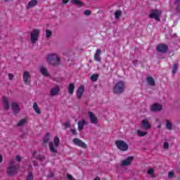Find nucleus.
<instances>
[{
  "mask_svg": "<svg viewBox=\"0 0 180 180\" xmlns=\"http://www.w3.org/2000/svg\"><path fill=\"white\" fill-rule=\"evenodd\" d=\"M49 150L52 153H57V150H56V148H54V146L53 144V142L49 143Z\"/></svg>",
  "mask_w": 180,
  "mask_h": 180,
  "instance_id": "nucleus-25",
  "label": "nucleus"
},
{
  "mask_svg": "<svg viewBox=\"0 0 180 180\" xmlns=\"http://www.w3.org/2000/svg\"><path fill=\"white\" fill-rule=\"evenodd\" d=\"M33 109L36 112V113H37V115H40V113H41V111L39 109V105H37V103H34Z\"/></svg>",
  "mask_w": 180,
  "mask_h": 180,
  "instance_id": "nucleus-23",
  "label": "nucleus"
},
{
  "mask_svg": "<svg viewBox=\"0 0 180 180\" xmlns=\"http://www.w3.org/2000/svg\"><path fill=\"white\" fill-rule=\"evenodd\" d=\"M85 89V87L82 85L80 86L77 91V98L78 99H81V98L82 97V95H84V91Z\"/></svg>",
  "mask_w": 180,
  "mask_h": 180,
  "instance_id": "nucleus-12",
  "label": "nucleus"
},
{
  "mask_svg": "<svg viewBox=\"0 0 180 180\" xmlns=\"http://www.w3.org/2000/svg\"><path fill=\"white\" fill-rule=\"evenodd\" d=\"M94 180H101L99 177H96Z\"/></svg>",
  "mask_w": 180,
  "mask_h": 180,
  "instance_id": "nucleus-49",
  "label": "nucleus"
},
{
  "mask_svg": "<svg viewBox=\"0 0 180 180\" xmlns=\"http://www.w3.org/2000/svg\"><path fill=\"white\" fill-rule=\"evenodd\" d=\"M50 139V134H46L45 135L44 139V143H49V140Z\"/></svg>",
  "mask_w": 180,
  "mask_h": 180,
  "instance_id": "nucleus-35",
  "label": "nucleus"
},
{
  "mask_svg": "<svg viewBox=\"0 0 180 180\" xmlns=\"http://www.w3.org/2000/svg\"><path fill=\"white\" fill-rule=\"evenodd\" d=\"M168 178H174V172H169Z\"/></svg>",
  "mask_w": 180,
  "mask_h": 180,
  "instance_id": "nucleus-39",
  "label": "nucleus"
},
{
  "mask_svg": "<svg viewBox=\"0 0 180 180\" xmlns=\"http://www.w3.org/2000/svg\"><path fill=\"white\" fill-rule=\"evenodd\" d=\"M98 75H93L91 77V81H94V82L98 81Z\"/></svg>",
  "mask_w": 180,
  "mask_h": 180,
  "instance_id": "nucleus-36",
  "label": "nucleus"
},
{
  "mask_svg": "<svg viewBox=\"0 0 180 180\" xmlns=\"http://www.w3.org/2000/svg\"><path fill=\"white\" fill-rule=\"evenodd\" d=\"M53 143H54L55 147H58V144H60V139H58V137H55L53 140Z\"/></svg>",
  "mask_w": 180,
  "mask_h": 180,
  "instance_id": "nucleus-29",
  "label": "nucleus"
},
{
  "mask_svg": "<svg viewBox=\"0 0 180 180\" xmlns=\"http://www.w3.org/2000/svg\"><path fill=\"white\" fill-rule=\"evenodd\" d=\"M146 81L149 85L151 86H155V82L154 81V79L151 77H148L146 78Z\"/></svg>",
  "mask_w": 180,
  "mask_h": 180,
  "instance_id": "nucleus-19",
  "label": "nucleus"
},
{
  "mask_svg": "<svg viewBox=\"0 0 180 180\" xmlns=\"http://www.w3.org/2000/svg\"><path fill=\"white\" fill-rule=\"evenodd\" d=\"M174 5H176V11L180 12V0H176L174 1Z\"/></svg>",
  "mask_w": 180,
  "mask_h": 180,
  "instance_id": "nucleus-27",
  "label": "nucleus"
},
{
  "mask_svg": "<svg viewBox=\"0 0 180 180\" xmlns=\"http://www.w3.org/2000/svg\"><path fill=\"white\" fill-rule=\"evenodd\" d=\"M89 116L90 117V122L91 123H93L94 124H98V118L96 115H94V112H89Z\"/></svg>",
  "mask_w": 180,
  "mask_h": 180,
  "instance_id": "nucleus-11",
  "label": "nucleus"
},
{
  "mask_svg": "<svg viewBox=\"0 0 180 180\" xmlns=\"http://www.w3.org/2000/svg\"><path fill=\"white\" fill-rule=\"evenodd\" d=\"M176 71H178V64H174L173 65V70H172V74H176Z\"/></svg>",
  "mask_w": 180,
  "mask_h": 180,
  "instance_id": "nucleus-33",
  "label": "nucleus"
},
{
  "mask_svg": "<svg viewBox=\"0 0 180 180\" xmlns=\"http://www.w3.org/2000/svg\"><path fill=\"white\" fill-rule=\"evenodd\" d=\"M126 88V84L124 81L120 80L118 81L114 86L113 92L114 94H117V95H120L124 91Z\"/></svg>",
  "mask_w": 180,
  "mask_h": 180,
  "instance_id": "nucleus-2",
  "label": "nucleus"
},
{
  "mask_svg": "<svg viewBox=\"0 0 180 180\" xmlns=\"http://www.w3.org/2000/svg\"><path fill=\"white\" fill-rule=\"evenodd\" d=\"M46 60L49 64H51V65H60V58L56 53L49 54L46 57Z\"/></svg>",
  "mask_w": 180,
  "mask_h": 180,
  "instance_id": "nucleus-1",
  "label": "nucleus"
},
{
  "mask_svg": "<svg viewBox=\"0 0 180 180\" xmlns=\"http://www.w3.org/2000/svg\"><path fill=\"white\" fill-rule=\"evenodd\" d=\"M142 127H143L145 130H148V129H151V124H149L148 120L145 119L142 121Z\"/></svg>",
  "mask_w": 180,
  "mask_h": 180,
  "instance_id": "nucleus-15",
  "label": "nucleus"
},
{
  "mask_svg": "<svg viewBox=\"0 0 180 180\" xmlns=\"http://www.w3.org/2000/svg\"><path fill=\"white\" fill-rule=\"evenodd\" d=\"M137 134H138V136H139V137H144V136H146V134H147V132H144V131L138 130Z\"/></svg>",
  "mask_w": 180,
  "mask_h": 180,
  "instance_id": "nucleus-30",
  "label": "nucleus"
},
{
  "mask_svg": "<svg viewBox=\"0 0 180 180\" xmlns=\"http://www.w3.org/2000/svg\"><path fill=\"white\" fill-rule=\"evenodd\" d=\"M27 180H33V174L32 172L28 173Z\"/></svg>",
  "mask_w": 180,
  "mask_h": 180,
  "instance_id": "nucleus-37",
  "label": "nucleus"
},
{
  "mask_svg": "<svg viewBox=\"0 0 180 180\" xmlns=\"http://www.w3.org/2000/svg\"><path fill=\"white\" fill-rule=\"evenodd\" d=\"M8 78H9L10 80L13 79V74L8 73Z\"/></svg>",
  "mask_w": 180,
  "mask_h": 180,
  "instance_id": "nucleus-43",
  "label": "nucleus"
},
{
  "mask_svg": "<svg viewBox=\"0 0 180 180\" xmlns=\"http://www.w3.org/2000/svg\"><path fill=\"white\" fill-rule=\"evenodd\" d=\"M99 56H101V49H97L94 55V60L96 61H101V57Z\"/></svg>",
  "mask_w": 180,
  "mask_h": 180,
  "instance_id": "nucleus-20",
  "label": "nucleus"
},
{
  "mask_svg": "<svg viewBox=\"0 0 180 180\" xmlns=\"http://www.w3.org/2000/svg\"><path fill=\"white\" fill-rule=\"evenodd\" d=\"M71 131L72 134H77V131L75 130V129H72Z\"/></svg>",
  "mask_w": 180,
  "mask_h": 180,
  "instance_id": "nucleus-46",
  "label": "nucleus"
},
{
  "mask_svg": "<svg viewBox=\"0 0 180 180\" xmlns=\"http://www.w3.org/2000/svg\"><path fill=\"white\" fill-rule=\"evenodd\" d=\"M150 109L153 112H158L162 109V105L155 103L151 106Z\"/></svg>",
  "mask_w": 180,
  "mask_h": 180,
  "instance_id": "nucleus-14",
  "label": "nucleus"
},
{
  "mask_svg": "<svg viewBox=\"0 0 180 180\" xmlns=\"http://www.w3.org/2000/svg\"><path fill=\"white\" fill-rule=\"evenodd\" d=\"M169 147V144L167 143V142H165L164 143V148H165L166 150L168 149Z\"/></svg>",
  "mask_w": 180,
  "mask_h": 180,
  "instance_id": "nucleus-40",
  "label": "nucleus"
},
{
  "mask_svg": "<svg viewBox=\"0 0 180 180\" xmlns=\"http://www.w3.org/2000/svg\"><path fill=\"white\" fill-rule=\"evenodd\" d=\"M3 103H4V108L6 110H8L9 108V101H8V98L6 97L3 98Z\"/></svg>",
  "mask_w": 180,
  "mask_h": 180,
  "instance_id": "nucleus-18",
  "label": "nucleus"
},
{
  "mask_svg": "<svg viewBox=\"0 0 180 180\" xmlns=\"http://www.w3.org/2000/svg\"><path fill=\"white\" fill-rule=\"evenodd\" d=\"M64 126H65V127L66 129L68 128V127H70V122H65V123L64 124Z\"/></svg>",
  "mask_w": 180,
  "mask_h": 180,
  "instance_id": "nucleus-44",
  "label": "nucleus"
},
{
  "mask_svg": "<svg viewBox=\"0 0 180 180\" xmlns=\"http://www.w3.org/2000/svg\"><path fill=\"white\" fill-rule=\"evenodd\" d=\"M84 126H85V120H80L78 122V129L79 131H81V130H82V129H84Z\"/></svg>",
  "mask_w": 180,
  "mask_h": 180,
  "instance_id": "nucleus-22",
  "label": "nucleus"
},
{
  "mask_svg": "<svg viewBox=\"0 0 180 180\" xmlns=\"http://www.w3.org/2000/svg\"><path fill=\"white\" fill-rule=\"evenodd\" d=\"M52 34H53V32H51V30H46V35L47 39H49V37H51Z\"/></svg>",
  "mask_w": 180,
  "mask_h": 180,
  "instance_id": "nucleus-32",
  "label": "nucleus"
},
{
  "mask_svg": "<svg viewBox=\"0 0 180 180\" xmlns=\"http://www.w3.org/2000/svg\"><path fill=\"white\" fill-rule=\"evenodd\" d=\"M72 4L73 5H77L78 6H82V2L79 0H72Z\"/></svg>",
  "mask_w": 180,
  "mask_h": 180,
  "instance_id": "nucleus-26",
  "label": "nucleus"
},
{
  "mask_svg": "<svg viewBox=\"0 0 180 180\" xmlns=\"http://www.w3.org/2000/svg\"><path fill=\"white\" fill-rule=\"evenodd\" d=\"M84 15H91V11H89V10H86L85 11H84Z\"/></svg>",
  "mask_w": 180,
  "mask_h": 180,
  "instance_id": "nucleus-41",
  "label": "nucleus"
},
{
  "mask_svg": "<svg viewBox=\"0 0 180 180\" xmlns=\"http://www.w3.org/2000/svg\"><path fill=\"white\" fill-rule=\"evenodd\" d=\"M74 89H75V85H74V83H70L68 87V92L70 94V95L74 94Z\"/></svg>",
  "mask_w": 180,
  "mask_h": 180,
  "instance_id": "nucleus-21",
  "label": "nucleus"
},
{
  "mask_svg": "<svg viewBox=\"0 0 180 180\" xmlns=\"http://www.w3.org/2000/svg\"><path fill=\"white\" fill-rule=\"evenodd\" d=\"M15 160L19 162L22 160V158L19 155H17L16 158H15Z\"/></svg>",
  "mask_w": 180,
  "mask_h": 180,
  "instance_id": "nucleus-45",
  "label": "nucleus"
},
{
  "mask_svg": "<svg viewBox=\"0 0 180 180\" xmlns=\"http://www.w3.org/2000/svg\"><path fill=\"white\" fill-rule=\"evenodd\" d=\"M2 160H3L2 155H0V162L2 161Z\"/></svg>",
  "mask_w": 180,
  "mask_h": 180,
  "instance_id": "nucleus-48",
  "label": "nucleus"
},
{
  "mask_svg": "<svg viewBox=\"0 0 180 180\" xmlns=\"http://www.w3.org/2000/svg\"><path fill=\"white\" fill-rule=\"evenodd\" d=\"M67 178L68 179H70V180H76L75 179H74V177L71 176V174H68Z\"/></svg>",
  "mask_w": 180,
  "mask_h": 180,
  "instance_id": "nucleus-42",
  "label": "nucleus"
},
{
  "mask_svg": "<svg viewBox=\"0 0 180 180\" xmlns=\"http://www.w3.org/2000/svg\"><path fill=\"white\" fill-rule=\"evenodd\" d=\"M115 144L119 150L121 151H127L129 150V146L124 141H117Z\"/></svg>",
  "mask_w": 180,
  "mask_h": 180,
  "instance_id": "nucleus-5",
  "label": "nucleus"
},
{
  "mask_svg": "<svg viewBox=\"0 0 180 180\" xmlns=\"http://www.w3.org/2000/svg\"><path fill=\"white\" fill-rule=\"evenodd\" d=\"M120 16H122V11H115V19H119V18H120Z\"/></svg>",
  "mask_w": 180,
  "mask_h": 180,
  "instance_id": "nucleus-28",
  "label": "nucleus"
},
{
  "mask_svg": "<svg viewBox=\"0 0 180 180\" xmlns=\"http://www.w3.org/2000/svg\"><path fill=\"white\" fill-rule=\"evenodd\" d=\"M134 159V158H133L132 156H129L128 158L122 161V166L127 167V165H130Z\"/></svg>",
  "mask_w": 180,
  "mask_h": 180,
  "instance_id": "nucleus-10",
  "label": "nucleus"
},
{
  "mask_svg": "<svg viewBox=\"0 0 180 180\" xmlns=\"http://www.w3.org/2000/svg\"><path fill=\"white\" fill-rule=\"evenodd\" d=\"M12 111L13 112L14 115H18L20 112L19 105L17 103H13L11 105Z\"/></svg>",
  "mask_w": 180,
  "mask_h": 180,
  "instance_id": "nucleus-13",
  "label": "nucleus"
},
{
  "mask_svg": "<svg viewBox=\"0 0 180 180\" xmlns=\"http://www.w3.org/2000/svg\"><path fill=\"white\" fill-rule=\"evenodd\" d=\"M39 34H40V30L34 29L31 32V43L36 44V41L39 40Z\"/></svg>",
  "mask_w": 180,
  "mask_h": 180,
  "instance_id": "nucleus-4",
  "label": "nucleus"
},
{
  "mask_svg": "<svg viewBox=\"0 0 180 180\" xmlns=\"http://www.w3.org/2000/svg\"><path fill=\"white\" fill-rule=\"evenodd\" d=\"M5 2H9V1H13V0H4Z\"/></svg>",
  "mask_w": 180,
  "mask_h": 180,
  "instance_id": "nucleus-50",
  "label": "nucleus"
},
{
  "mask_svg": "<svg viewBox=\"0 0 180 180\" xmlns=\"http://www.w3.org/2000/svg\"><path fill=\"white\" fill-rule=\"evenodd\" d=\"M40 71H41L42 75H45V77H47V75H49V72H47V69L44 68V67L40 68Z\"/></svg>",
  "mask_w": 180,
  "mask_h": 180,
  "instance_id": "nucleus-24",
  "label": "nucleus"
},
{
  "mask_svg": "<svg viewBox=\"0 0 180 180\" xmlns=\"http://www.w3.org/2000/svg\"><path fill=\"white\" fill-rule=\"evenodd\" d=\"M25 123H26V120L23 119V120H21L18 124V126H23V124H25Z\"/></svg>",
  "mask_w": 180,
  "mask_h": 180,
  "instance_id": "nucleus-38",
  "label": "nucleus"
},
{
  "mask_svg": "<svg viewBox=\"0 0 180 180\" xmlns=\"http://www.w3.org/2000/svg\"><path fill=\"white\" fill-rule=\"evenodd\" d=\"M148 175H150L152 178H154V169H152V168L149 169L148 170Z\"/></svg>",
  "mask_w": 180,
  "mask_h": 180,
  "instance_id": "nucleus-34",
  "label": "nucleus"
},
{
  "mask_svg": "<svg viewBox=\"0 0 180 180\" xmlns=\"http://www.w3.org/2000/svg\"><path fill=\"white\" fill-rule=\"evenodd\" d=\"M73 143L76 146H79V147H82V148H86V144L85 143L82 142L79 139L75 138L73 139Z\"/></svg>",
  "mask_w": 180,
  "mask_h": 180,
  "instance_id": "nucleus-7",
  "label": "nucleus"
},
{
  "mask_svg": "<svg viewBox=\"0 0 180 180\" xmlns=\"http://www.w3.org/2000/svg\"><path fill=\"white\" fill-rule=\"evenodd\" d=\"M18 166L15 165V162L11 161L7 170L8 175H9L10 176L12 175H15V174L18 173Z\"/></svg>",
  "mask_w": 180,
  "mask_h": 180,
  "instance_id": "nucleus-3",
  "label": "nucleus"
},
{
  "mask_svg": "<svg viewBox=\"0 0 180 180\" xmlns=\"http://www.w3.org/2000/svg\"><path fill=\"white\" fill-rule=\"evenodd\" d=\"M157 50L159 53H167V51L168 50V46L165 44H160L158 45Z\"/></svg>",
  "mask_w": 180,
  "mask_h": 180,
  "instance_id": "nucleus-8",
  "label": "nucleus"
},
{
  "mask_svg": "<svg viewBox=\"0 0 180 180\" xmlns=\"http://www.w3.org/2000/svg\"><path fill=\"white\" fill-rule=\"evenodd\" d=\"M22 78L25 84H26L27 85H28V84H30V74L28 72H24Z\"/></svg>",
  "mask_w": 180,
  "mask_h": 180,
  "instance_id": "nucleus-9",
  "label": "nucleus"
},
{
  "mask_svg": "<svg viewBox=\"0 0 180 180\" xmlns=\"http://www.w3.org/2000/svg\"><path fill=\"white\" fill-rule=\"evenodd\" d=\"M160 16H161V11L158 10H152L149 15L150 19H155V20H160Z\"/></svg>",
  "mask_w": 180,
  "mask_h": 180,
  "instance_id": "nucleus-6",
  "label": "nucleus"
},
{
  "mask_svg": "<svg viewBox=\"0 0 180 180\" xmlns=\"http://www.w3.org/2000/svg\"><path fill=\"white\" fill-rule=\"evenodd\" d=\"M58 92H60V87L56 86L51 90V96H56V95H58Z\"/></svg>",
  "mask_w": 180,
  "mask_h": 180,
  "instance_id": "nucleus-16",
  "label": "nucleus"
},
{
  "mask_svg": "<svg viewBox=\"0 0 180 180\" xmlns=\"http://www.w3.org/2000/svg\"><path fill=\"white\" fill-rule=\"evenodd\" d=\"M63 4H68L70 0H62Z\"/></svg>",
  "mask_w": 180,
  "mask_h": 180,
  "instance_id": "nucleus-47",
  "label": "nucleus"
},
{
  "mask_svg": "<svg viewBox=\"0 0 180 180\" xmlns=\"http://www.w3.org/2000/svg\"><path fill=\"white\" fill-rule=\"evenodd\" d=\"M37 0H31L30 2H28L27 5V9H30V8H34V6H36L37 5Z\"/></svg>",
  "mask_w": 180,
  "mask_h": 180,
  "instance_id": "nucleus-17",
  "label": "nucleus"
},
{
  "mask_svg": "<svg viewBox=\"0 0 180 180\" xmlns=\"http://www.w3.org/2000/svg\"><path fill=\"white\" fill-rule=\"evenodd\" d=\"M166 127L167 129H168L169 130H171V129H172V124H171V122H169V120L166 121Z\"/></svg>",
  "mask_w": 180,
  "mask_h": 180,
  "instance_id": "nucleus-31",
  "label": "nucleus"
}]
</instances>
